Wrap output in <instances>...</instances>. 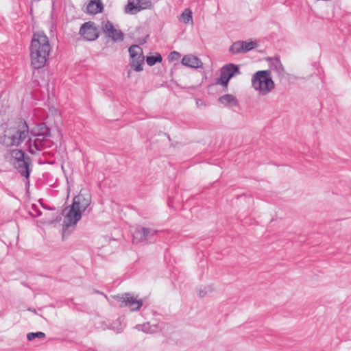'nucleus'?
Listing matches in <instances>:
<instances>
[{"instance_id": "nucleus-1", "label": "nucleus", "mask_w": 351, "mask_h": 351, "mask_svg": "<svg viewBox=\"0 0 351 351\" xmlns=\"http://www.w3.org/2000/svg\"><path fill=\"white\" fill-rule=\"evenodd\" d=\"M51 51V45L46 34L43 32H36L30 45L31 64L35 69H42L46 64Z\"/></svg>"}, {"instance_id": "nucleus-2", "label": "nucleus", "mask_w": 351, "mask_h": 351, "mask_svg": "<svg viewBox=\"0 0 351 351\" xmlns=\"http://www.w3.org/2000/svg\"><path fill=\"white\" fill-rule=\"evenodd\" d=\"M90 202V195L86 191H81L79 195L74 197L70 209L64 216L63 221L64 229L75 226L82 217V213L86 210Z\"/></svg>"}, {"instance_id": "nucleus-3", "label": "nucleus", "mask_w": 351, "mask_h": 351, "mask_svg": "<svg viewBox=\"0 0 351 351\" xmlns=\"http://www.w3.org/2000/svg\"><path fill=\"white\" fill-rule=\"evenodd\" d=\"M29 133L27 122L23 119H20L6 128L4 134L0 138V143L7 147H17L26 139Z\"/></svg>"}, {"instance_id": "nucleus-4", "label": "nucleus", "mask_w": 351, "mask_h": 351, "mask_svg": "<svg viewBox=\"0 0 351 351\" xmlns=\"http://www.w3.org/2000/svg\"><path fill=\"white\" fill-rule=\"evenodd\" d=\"M252 86L258 92L259 95L265 96L275 88L270 71H258L252 77Z\"/></svg>"}, {"instance_id": "nucleus-5", "label": "nucleus", "mask_w": 351, "mask_h": 351, "mask_svg": "<svg viewBox=\"0 0 351 351\" xmlns=\"http://www.w3.org/2000/svg\"><path fill=\"white\" fill-rule=\"evenodd\" d=\"M114 299L121 302L120 307L128 306L131 311H138L143 304L141 299H138L137 296H134L130 293H124L121 295H115Z\"/></svg>"}, {"instance_id": "nucleus-6", "label": "nucleus", "mask_w": 351, "mask_h": 351, "mask_svg": "<svg viewBox=\"0 0 351 351\" xmlns=\"http://www.w3.org/2000/svg\"><path fill=\"white\" fill-rule=\"evenodd\" d=\"M241 74L239 66L232 63L223 66L220 69V76L216 80V84L227 87L230 80Z\"/></svg>"}, {"instance_id": "nucleus-7", "label": "nucleus", "mask_w": 351, "mask_h": 351, "mask_svg": "<svg viewBox=\"0 0 351 351\" xmlns=\"http://www.w3.org/2000/svg\"><path fill=\"white\" fill-rule=\"evenodd\" d=\"M128 51L131 58V66L136 72L143 71L145 58L142 48L137 45H133L129 48Z\"/></svg>"}, {"instance_id": "nucleus-8", "label": "nucleus", "mask_w": 351, "mask_h": 351, "mask_svg": "<svg viewBox=\"0 0 351 351\" xmlns=\"http://www.w3.org/2000/svg\"><path fill=\"white\" fill-rule=\"evenodd\" d=\"M151 0H128L125 6V12L130 14H135L143 10L150 9Z\"/></svg>"}, {"instance_id": "nucleus-9", "label": "nucleus", "mask_w": 351, "mask_h": 351, "mask_svg": "<svg viewBox=\"0 0 351 351\" xmlns=\"http://www.w3.org/2000/svg\"><path fill=\"white\" fill-rule=\"evenodd\" d=\"M99 29L92 22L84 23L80 29V34L86 40L93 41L99 37Z\"/></svg>"}, {"instance_id": "nucleus-10", "label": "nucleus", "mask_w": 351, "mask_h": 351, "mask_svg": "<svg viewBox=\"0 0 351 351\" xmlns=\"http://www.w3.org/2000/svg\"><path fill=\"white\" fill-rule=\"evenodd\" d=\"M101 29L106 36L110 38L113 41H121L123 40V32L120 29H116L110 21H107L103 23Z\"/></svg>"}, {"instance_id": "nucleus-11", "label": "nucleus", "mask_w": 351, "mask_h": 351, "mask_svg": "<svg viewBox=\"0 0 351 351\" xmlns=\"http://www.w3.org/2000/svg\"><path fill=\"white\" fill-rule=\"evenodd\" d=\"M257 46L256 43L253 41H237L234 43L230 48V52L233 54H238L247 52Z\"/></svg>"}, {"instance_id": "nucleus-12", "label": "nucleus", "mask_w": 351, "mask_h": 351, "mask_svg": "<svg viewBox=\"0 0 351 351\" xmlns=\"http://www.w3.org/2000/svg\"><path fill=\"white\" fill-rule=\"evenodd\" d=\"M47 138L43 139V136H31L27 141L28 150L32 154H36L46 147Z\"/></svg>"}, {"instance_id": "nucleus-13", "label": "nucleus", "mask_w": 351, "mask_h": 351, "mask_svg": "<svg viewBox=\"0 0 351 351\" xmlns=\"http://www.w3.org/2000/svg\"><path fill=\"white\" fill-rule=\"evenodd\" d=\"M31 164V158L27 156L25 158L19 161H13L14 167L21 173V175L26 178L29 177V165Z\"/></svg>"}, {"instance_id": "nucleus-14", "label": "nucleus", "mask_w": 351, "mask_h": 351, "mask_svg": "<svg viewBox=\"0 0 351 351\" xmlns=\"http://www.w3.org/2000/svg\"><path fill=\"white\" fill-rule=\"evenodd\" d=\"M267 61L269 63L270 71H273L276 72L278 76L280 78L285 77V71L278 58H269Z\"/></svg>"}, {"instance_id": "nucleus-15", "label": "nucleus", "mask_w": 351, "mask_h": 351, "mask_svg": "<svg viewBox=\"0 0 351 351\" xmlns=\"http://www.w3.org/2000/svg\"><path fill=\"white\" fill-rule=\"evenodd\" d=\"M182 64L193 69L202 68L203 66L202 60L192 54L184 56L182 59Z\"/></svg>"}, {"instance_id": "nucleus-16", "label": "nucleus", "mask_w": 351, "mask_h": 351, "mask_svg": "<svg viewBox=\"0 0 351 351\" xmlns=\"http://www.w3.org/2000/svg\"><path fill=\"white\" fill-rule=\"evenodd\" d=\"M32 136H43V139L50 136V130L45 123H40L30 132Z\"/></svg>"}, {"instance_id": "nucleus-17", "label": "nucleus", "mask_w": 351, "mask_h": 351, "mask_svg": "<svg viewBox=\"0 0 351 351\" xmlns=\"http://www.w3.org/2000/svg\"><path fill=\"white\" fill-rule=\"evenodd\" d=\"M219 104H222L225 107H232L237 106L239 105V101L235 96L231 94H226L218 98Z\"/></svg>"}, {"instance_id": "nucleus-18", "label": "nucleus", "mask_w": 351, "mask_h": 351, "mask_svg": "<svg viewBox=\"0 0 351 351\" xmlns=\"http://www.w3.org/2000/svg\"><path fill=\"white\" fill-rule=\"evenodd\" d=\"M87 12L90 14L102 12L104 5L101 0H90L86 7Z\"/></svg>"}, {"instance_id": "nucleus-19", "label": "nucleus", "mask_w": 351, "mask_h": 351, "mask_svg": "<svg viewBox=\"0 0 351 351\" xmlns=\"http://www.w3.org/2000/svg\"><path fill=\"white\" fill-rule=\"evenodd\" d=\"M11 156L14 161H19L28 156L25 155V152L21 149H13L11 152Z\"/></svg>"}, {"instance_id": "nucleus-20", "label": "nucleus", "mask_w": 351, "mask_h": 351, "mask_svg": "<svg viewBox=\"0 0 351 351\" xmlns=\"http://www.w3.org/2000/svg\"><path fill=\"white\" fill-rule=\"evenodd\" d=\"M162 60V58L158 53H156L155 56H147L146 58V62L150 66H154L157 62H161Z\"/></svg>"}, {"instance_id": "nucleus-21", "label": "nucleus", "mask_w": 351, "mask_h": 351, "mask_svg": "<svg viewBox=\"0 0 351 351\" xmlns=\"http://www.w3.org/2000/svg\"><path fill=\"white\" fill-rule=\"evenodd\" d=\"M180 19L182 20V21L187 24L190 21H193V17H192V12L190 9L186 8L184 10V12L180 15Z\"/></svg>"}, {"instance_id": "nucleus-22", "label": "nucleus", "mask_w": 351, "mask_h": 351, "mask_svg": "<svg viewBox=\"0 0 351 351\" xmlns=\"http://www.w3.org/2000/svg\"><path fill=\"white\" fill-rule=\"evenodd\" d=\"M135 328H136L139 331H143L146 333H152L154 332V330L152 329V326L149 325V323L138 324L135 326Z\"/></svg>"}, {"instance_id": "nucleus-23", "label": "nucleus", "mask_w": 351, "mask_h": 351, "mask_svg": "<svg viewBox=\"0 0 351 351\" xmlns=\"http://www.w3.org/2000/svg\"><path fill=\"white\" fill-rule=\"evenodd\" d=\"M144 236L142 234V228L136 229L133 234V243H138L144 241Z\"/></svg>"}, {"instance_id": "nucleus-24", "label": "nucleus", "mask_w": 351, "mask_h": 351, "mask_svg": "<svg viewBox=\"0 0 351 351\" xmlns=\"http://www.w3.org/2000/svg\"><path fill=\"white\" fill-rule=\"evenodd\" d=\"M142 228V234L144 236L145 241L149 239L152 236L156 234V231L147 228Z\"/></svg>"}, {"instance_id": "nucleus-25", "label": "nucleus", "mask_w": 351, "mask_h": 351, "mask_svg": "<svg viewBox=\"0 0 351 351\" xmlns=\"http://www.w3.org/2000/svg\"><path fill=\"white\" fill-rule=\"evenodd\" d=\"M45 337V334L43 332H29L27 335V339L29 341H32L35 338L43 339Z\"/></svg>"}, {"instance_id": "nucleus-26", "label": "nucleus", "mask_w": 351, "mask_h": 351, "mask_svg": "<svg viewBox=\"0 0 351 351\" xmlns=\"http://www.w3.org/2000/svg\"><path fill=\"white\" fill-rule=\"evenodd\" d=\"M180 56L181 55L179 52L173 51L169 53L168 58L170 62H173L178 60Z\"/></svg>"}, {"instance_id": "nucleus-27", "label": "nucleus", "mask_w": 351, "mask_h": 351, "mask_svg": "<svg viewBox=\"0 0 351 351\" xmlns=\"http://www.w3.org/2000/svg\"><path fill=\"white\" fill-rule=\"evenodd\" d=\"M207 289H209L210 290L211 288L210 287H206L205 288V290H200L199 292V295L200 297H204L208 292V290Z\"/></svg>"}, {"instance_id": "nucleus-28", "label": "nucleus", "mask_w": 351, "mask_h": 351, "mask_svg": "<svg viewBox=\"0 0 351 351\" xmlns=\"http://www.w3.org/2000/svg\"><path fill=\"white\" fill-rule=\"evenodd\" d=\"M32 215H34V217H39L41 215V212L40 211H37L36 214H35V215L32 214Z\"/></svg>"}, {"instance_id": "nucleus-29", "label": "nucleus", "mask_w": 351, "mask_h": 351, "mask_svg": "<svg viewBox=\"0 0 351 351\" xmlns=\"http://www.w3.org/2000/svg\"><path fill=\"white\" fill-rule=\"evenodd\" d=\"M199 101H200V100H197V105L201 104V102H199Z\"/></svg>"}, {"instance_id": "nucleus-30", "label": "nucleus", "mask_w": 351, "mask_h": 351, "mask_svg": "<svg viewBox=\"0 0 351 351\" xmlns=\"http://www.w3.org/2000/svg\"><path fill=\"white\" fill-rule=\"evenodd\" d=\"M199 101H200V100H197V105L201 104V102H199Z\"/></svg>"}]
</instances>
